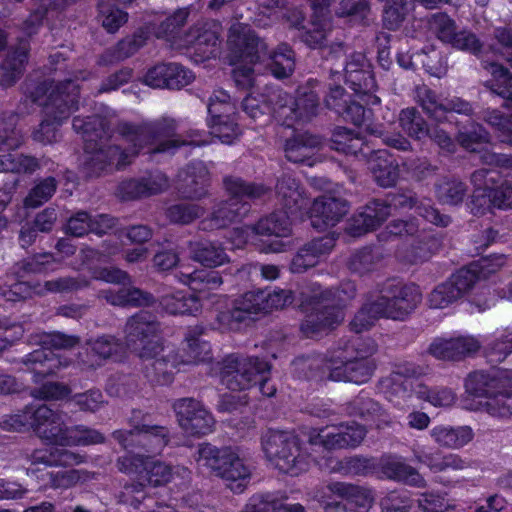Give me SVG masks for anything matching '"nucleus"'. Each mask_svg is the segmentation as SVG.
<instances>
[{
    "mask_svg": "<svg viewBox=\"0 0 512 512\" xmlns=\"http://www.w3.org/2000/svg\"><path fill=\"white\" fill-rule=\"evenodd\" d=\"M72 126L85 141L84 170L91 177L100 176L114 167L116 169L124 168L144 148L148 149L150 155L173 154L184 145L203 146L209 144L205 133L198 130H191L187 138L175 135L176 122L167 117L139 123L119 122L115 126V131L128 144L126 150L107 143L112 135V123L107 117L92 115L82 118L76 116L73 118Z\"/></svg>",
    "mask_w": 512,
    "mask_h": 512,
    "instance_id": "nucleus-1",
    "label": "nucleus"
},
{
    "mask_svg": "<svg viewBox=\"0 0 512 512\" xmlns=\"http://www.w3.org/2000/svg\"><path fill=\"white\" fill-rule=\"evenodd\" d=\"M124 332L127 347L147 362L144 374L148 381L157 385L171 383L181 362L174 347L163 343L159 323L154 317L140 311L127 320Z\"/></svg>",
    "mask_w": 512,
    "mask_h": 512,
    "instance_id": "nucleus-2",
    "label": "nucleus"
},
{
    "mask_svg": "<svg viewBox=\"0 0 512 512\" xmlns=\"http://www.w3.org/2000/svg\"><path fill=\"white\" fill-rule=\"evenodd\" d=\"M356 284L343 282L337 289H323L317 283H310L300 291V306L306 313L301 331L306 337L340 323L343 318L342 307L356 296Z\"/></svg>",
    "mask_w": 512,
    "mask_h": 512,
    "instance_id": "nucleus-3",
    "label": "nucleus"
},
{
    "mask_svg": "<svg viewBox=\"0 0 512 512\" xmlns=\"http://www.w3.org/2000/svg\"><path fill=\"white\" fill-rule=\"evenodd\" d=\"M422 293L415 284L388 283L375 300H368L350 323L351 329L361 333L379 318L405 320L421 303Z\"/></svg>",
    "mask_w": 512,
    "mask_h": 512,
    "instance_id": "nucleus-4",
    "label": "nucleus"
},
{
    "mask_svg": "<svg viewBox=\"0 0 512 512\" xmlns=\"http://www.w3.org/2000/svg\"><path fill=\"white\" fill-rule=\"evenodd\" d=\"M223 185L230 198L218 202L211 214L200 222L203 231L223 229L241 220L250 211V205L245 199H261L269 191L263 184L246 182L235 176L224 177Z\"/></svg>",
    "mask_w": 512,
    "mask_h": 512,
    "instance_id": "nucleus-5",
    "label": "nucleus"
},
{
    "mask_svg": "<svg viewBox=\"0 0 512 512\" xmlns=\"http://www.w3.org/2000/svg\"><path fill=\"white\" fill-rule=\"evenodd\" d=\"M194 459L198 470L223 479L235 493L244 491L251 477V468L231 446H215L204 442L198 445Z\"/></svg>",
    "mask_w": 512,
    "mask_h": 512,
    "instance_id": "nucleus-6",
    "label": "nucleus"
},
{
    "mask_svg": "<svg viewBox=\"0 0 512 512\" xmlns=\"http://www.w3.org/2000/svg\"><path fill=\"white\" fill-rule=\"evenodd\" d=\"M30 343L41 348L27 354L21 362L33 374V382L39 383L45 377L56 375L71 365L70 358L56 354L53 350L70 349L79 343V338L61 332H39L30 336Z\"/></svg>",
    "mask_w": 512,
    "mask_h": 512,
    "instance_id": "nucleus-7",
    "label": "nucleus"
},
{
    "mask_svg": "<svg viewBox=\"0 0 512 512\" xmlns=\"http://www.w3.org/2000/svg\"><path fill=\"white\" fill-rule=\"evenodd\" d=\"M376 352L377 345L372 339L354 338L331 359L329 378L355 384L368 382L376 369L372 358Z\"/></svg>",
    "mask_w": 512,
    "mask_h": 512,
    "instance_id": "nucleus-8",
    "label": "nucleus"
},
{
    "mask_svg": "<svg viewBox=\"0 0 512 512\" xmlns=\"http://www.w3.org/2000/svg\"><path fill=\"white\" fill-rule=\"evenodd\" d=\"M263 452L280 472L298 476L310 468L311 455L303 448L301 439L293 432L268 430L261 438Z\"/></svg>",
    "mask_w": 512,
    "mask_h": 512,
    "instance_id": "nucleus-9",
    "label": "nucleus"
},
{
    "mask_svg": "<svg viewBox=\"0 0 512 512\" xmlns=\"http://www.w3.org/2000/svg\"><path fill=\"white\" fill-rule=\"evenodd\" d=\"M423 374L422 368L412 364L397 367L392 373L391 396L389 400L396 406H402L412 395L429 402L435 407H448L455 402L456 395L447 387L429 388L415 380Z\"/></svg>",
    "mask_w": 512,
    "mask_h": 512,
    "instance_id": "nucleus-10",
    "label": "nucleus"
},
{
    "mask_svg": "<svg viewBox=\"0 0 512 512\" xmlns=\"http://www.w3.org/2000/svg\"><path fill=\"white\" fill-rule=\"evenodd\" d=\"M307 84L297 90L295 99L281 88L270 92L269 100L275 105V117L282 126L290 128L294 122L308 121L316 115L319 95L314 88L317 82L309 80Z\"/></svg>",
    "mask_w": 512,
    "mask_h": 512,
    "instance_id": "nucleus-11",
    "label": "nucleus"
},
{
    "mask_svg": "<svg viewBox=\"0 0 512 512\" xmlns=\"http://www.w3.org/2000/svg\"><path fill=\"white\" fill-rule=\"evenodd\" d=\"M116 467L121 473L133 476L137 481L152 487L167 484L173 479L174 474L189 475V470L185 467L173 468L152 456L133 453L118 457Z\"/></svg>",
    "mask_w": 512,
    "mask_h": 512,
    "instance_id": "nucleus-12",
    "label": "nucleus"
},
{
    "mask_svg": "<svg viewBox=\"0 0 512 512\" xmlns=\"http://www.w3.org/2000/svg\"><path fill=\"white\" fill-rule=\"evenodd\" d=\"M79 100L75 95L63 93L59 88L52 90L47 103H45L44 118L32 133V138L42 144H51L57 141L59 127L78 109Z\"/></svg>",
    "mask_w": 512,
    "mask_h": 512,
    "instance_id": "nucleus-13",
    "label": "nucleus"
},
{
    "mask_svg": "<svg viewBox=\"0 0 512 512\" xmlns=\"http://www.w3.org/2000/svg\"><path fill=\"white\" fill-rule=\"evenodd\" d=\"M271 365L258 357L229 355L223 360L220 378L231 391H245L257 384L258 376L263 375Z\"/></svg>",
    "mask_w": 512,
    "mask_h": 512,
    "instance_id": "nucleus-14",
    "label": "nucleus"
},
{
    "mask_svg": "<svg viewBox=\"0 0 512 512\" xmlns=\"http://www.w3.org/2000/svg\"><path fill=\"white\" fill-rule=\"evenodd\" d=\"M113 437L125 450L140 447L151 454L161 453L170 441L168 428L153 425L146 417L134 424L131 430L113 432Z\"/></svg>",
    "mask_w": 512,
    "mask_h": 512,
    "instance_id": "nucleus-15",
    "label": "nucleus"
},
{
    "mask_svg": "<svg viewBox=\"0 0 512 512\" xmlns=\"http://www.w3.org/2000/svg\"><path fill=\"white\" fill-rule=\"evenodd\" d=\"M23 142L21 132L8 127L5 121L0 119V172L33 173L39 168V162L35 157L12 152L21 147Z\"/></svg>",
    "mask_w": 512,
    "mask_h": 512,
    "instance_id": "nucleus-16",
    "label": "nucleus"
},
{
    "mask_svg": "<svg viewBox=\"0 0 512 512\" xmlns=\"http://www.w3.org/2000/svg\"><path fill=\"white\" fill-rule=\"evenodd\" d=\"M227 45L230 50V63L254 64L267 54V45L247 24L234 23L228 32Z\"/></svg>",
    "mask_w": 512,
    "mask_h": 512,
    "instance_id": "nucleus-17",
    "label": "nucleus"
},
{
    "mask_svg": "<svg viewBox=\"0 0 512 512\" xmlns=\"http://www.w3.org/2000/svg\"><path fill=\"white\" fill-rule=\"evenodd\" d=\"M173 409L185 433L191 436H204L213 431L215 420L200 401L181 398L174 402Z\"/></svg>",
    "mask_w": 512,
    "mask_h": 512,
    "instance_id": "nucleus-18",
    "label": "nucleus"
},
{
    "mask_svg": "<svg viewBox=\"0 0 512 512\" xmlns=\"http://www.w3.org/2000/svg\"><path fill=\"white\" fill-rule=\"evenodd\" d=\"M31 429L42 441L63 447L69 426L60 411L45 404H34Z\"/></svg>",
    "mask_w": 512,
    "mask_h": 512,
    "instance_id": "nucleus-19",
    "label": "nucleus"
},
{
    "mask_svg": "<svg viewBox=\"0 0 512 512\" xmlns=\"http://www.w3.org/2000/svg\"><path fill=\"white\" fill-rule=\"evenodd\" d=\"M346 503L324 501L326 512H368L373 503L371 490L343 482H333L325 488Z\"/></svg>",
    "mask_w": 512,
    "mask_h": 512,
    "instance_id": "nucleus-20",
    "label": "nucleus"
},
{
    "mask_svg": "<svg viewBox=\"0 0 512 512\" xmlns=\"http://www.w3.org/2000/svg\"><path fill=\"white\" fill-rule=\"evenodd\" d=\"M292 216L286 210L275 211L261 218L255 225L245 226L234 230V242L237 247L249 241L252 235L288 237L291 234Z\"/></svg>",
    "mask_w": 512,
    "mask_h": 512,
    "instance_id": "nucleus-21",
    "label": "nucleus"
},
{
    "mask_svg": "<svg viewBox=\"0 0 512 512\" xmlns=\"http://www.w3.org/2000/svg\"><path fill=\"white\" fill-rule=\"evenodd\" d=\"M476 283L473 271L460 269L447 281L439 284L429 294V306L443 309L460 299Z\"/></svg>",
    "mask_w": 512,
    "mask_h": 512,
    "instance_id": "nucleus-22",
    "label": "nucleus"
},
{
    "mask_svg": "<svg viewBox=\"0 0 512 512\" xmlns=\"http://www.w3.org/2000/svg\"><path fill=\"white\" fill-rule=\"evenodd\" d=\"M430 27L436 37L452 47L476 54L480 50V42L473 33L457 32L455 21L445 13L433 14Z\"/></svg>",
    "mask_w": 512,
    "mask_h": 512,
    "instance_id": "nucleus-23",
    "label": "nucleus"
},
{
    "mask_svg": "<svg viewBox=\"0 0 512 512\" xmlns=\"http://www.w3.org/2000/svg\"><path fill=\"white\" fill-rule=\"evenodd\" d=\"M219 46V26L214 22H197L185 32L182 49H193L202 59L215 57Z\"/></svg>",
    "mask_w": 512,
    "mask_h": 512,
    "instance_id": "nucleus-24",
    "label": "nucleus"
},
{
    "mask_svg": "<svg viewBox=\"0 0 512 512\" xmlns=\"http://www.w3.org/2000/svg\"><path fill=\"white\" fill-rule=\"evenodd\" d=\"M90 76V73L86 71H79L73 74L72 77H69L63 81H42V82H32L27 81L25 83V96L30 99L32 103L43 106V110L45 109V103H47L48 98L52 90L59 88L63 93V98H66L67 94H74L76 100H79V90L80 85L78 84L79 80H87Z\"/></svg>",
    "mask_w": 512,
    "mask_h": 512,
    "instance_id": "nucleus-25",
    "label": "nucleus"
},
{
    "mask_svg": "<svg viewBox=\"0 0 512 512\" xmlns=\"http://www.w3.org/2000/svg\"><path fill=\"white\" fill-rule=\"evenodd\" d=\"M480 347L481 342L476 337L458 335L450 338H435L427 352L439 360H461L476 353Z\"/></svg>",
    "mask_w": 512,
    "mask_h": 512,
    "instance_id": "nucleus-26",
    "label": "nucleus"
},
{
    "mask_svg": "<svg viewBox=\"0 0 512 512\" xmlns=\"http://www.w3.org/2000/svg\"><path fill=\"white\" fill-rule=\"evenodd\" d=\"M348 212L346 200L331 195H321L314 199L309 208L311 225L317 230L335 226Z\"/></svg>",
    "mask_w": 512,
    "mask_h": 512,
    "instance_id": "nucleus-27",
    "label": "nucleus"
},
{
    "mask_svg": "<svg viewBox=\"0 0 512 512\" xmlns=\"http://www.w3.org/2000/svg\"><path fill=\"white\" fill-rule=\"evenodd\" d=\"M194 78L192 71L179 63H160L147 71L144 83L152 88L181 89Z\"/></svg>",
    "mask_w": 512,
    "mask_h": 512,
    "instance_id": "nucleus-28",
    "label": "nucleus"
},
{
    "mask_svg": "<svg viewBox=\"0 0 512 512\" xmlns=\"http://www.w3.org/2000/svg\"><path fill=\"white\" fill-rule=\"evenodd\" d=\"M210 176L206 165L201 161L189 163L178 173V190L189 199H201L207 195Z\"/></svg>",
    "mask_w": 512,
    "mask_h": 512,
    "instance_id": "nucleus-29",
    "label": "nucleus"
},
{
    "mask_svg": "<svg viewBox=\"0 0 512 512\" xmlns=\"http://www.w3.org/2000/svg\"><path fill=\"white\" fill-rule=\"evenodd\" d=\"M343 409L347 416L358 417L365 422L374 424L377 428L391 423V417L387 411L364 391L344 404Z\"/></svg>",
    "mask_w": 512,
    "mask_h": 512,
    "instance_id": "nucleus-30",
    "label": "nucleus"
},
{
    "mask_svg": "<svg viewBox=\"0 0 512 512\" xmlns=\"http://www.w3.org/2000/svg\"><path fill=\"white\" fill-rule=\"evenodd\" d=\"M335 246V238L326 235L316 238L301 247L291 261L290 269L293 273H303L316 266L320 259L328 255Z\"/></svg>",
    "mask_w": 512,
    "mask_h": 512,
    "instance_id": "nucleus-31",
    "label": "nucleus"
},
{
    "mask_svg": "<svg viewBox=\"0 0 512 512\" xmlns=\"http://www.w3.org/2000/svg\"><path fill=\"white\" fill-rule=\"evenodd\" d=\"M390 214L391 206L385 201L378 199L369 201L353 216L350 232L356 236L375 230L387 220Z\"/></svg>",
    "mask_w": 512,
    "mask_h": 512,
    "instance_id": "nucleus-32",
    "label": "nucleus"
},
{
    "mask_svg": "<svg viewBox=\"0 0 512 512\" xmlns=\"http://www.w3.org/2000/svg\"><path fill=\"white\" fill-rule=\"evenodd\" d=\"M276 194L282 208L295 218L303 216L308 207V199L298 181L291 175H283L276 184Z\"/></svg>",
    "mask_w": 512,
    "mask_h": 512,
    "instance_id": "nucleus-33",
    "label": "nucleus"
},
{
    "mask_svg": "<svg viewBox=\"0 0 512 512\" xmlns=\"http://www.w3.org/2000/svg\"><path fill=\"white\" fill-rule=\"evenodd\" d=\"M168 187L167 177L161 172L150 173L141 179L123 181L118 186V195L124 200L147 197L164 191Z\"/></svg>",
    "mask_w": 512,
    "mask_h": 512,
    "instance_id": "nucleus-34",
    "label": "nucleus"
},
{
    "mask_svg": "<svg viewBox=\"0 0 512 512\" xmlns=\"http://www.w3.org/2000/svg\"><path fill=\"white\" fill-rule=\"evenodd\" d=\"M367 163L374 181L379 186L388 188L397 183L400 175L399 164L387 150L373 151Z\"/></svg>",
    "mask_w": 512,
    "mask_h": 512,
    "instance_id": "nucleus-35",
    "label": "nucleus"
},
{
    "mask_svg": "<svg viewBox=\"0 0 512 512\" xmlns=\"http://www.w3.org/2000/svg\"><path fill=\"white\" fill-rule=\"evenodd\" d=\"M321 145V138L308 132L294 135L286 140L284 152L286 158L294 163H303L313 166L315 151Z\"/></svg>",
    "mask_w": 512,
    "mask_h": 512,
    "instance_id": "nucleus-36",
    "label": "nucleus"
},
{
    "mask_svg": "<svg viewBox=\"0 0 512 512\" xmlns=\"http://www.w3.org/2000/svg\"><path fill=\"white\" fill-rule=\"evenodd\" d=\"M121 350L122 344L118 339L114 336L103 335L95 340H89L85 357L80 354L79 359L86 368L96 369Z\"/></svg>",
    "mask_w": 512,
    "mask_h": 512,
    "instance_id": "nucleus-37",
    "label": "nucleus"
},
{
    "mask_svg": "<svg viewBox=\"0 0 512 512\" xmlns=\"http://www.w3.org/2000/svg\"><path fill=\"white\" fill-rule=\"evenodd\" d=\"M29 43L20 39L15 48L9 51L0 65V86H13L23 75L28 60Z\"/></svg>",
    "mask_w": 512,
    "mask_h": 512,
    "instance_id": "nucleus-38",
    "label": "nucleus"
},
{
    "mask_svg": "<svg viewBox=\"0 0 512 512\" xmlns=\"http://www.w3.org/2000/svg\"><path fill=\"white\" fill-rule=\"evenodd\" d=\"M507 371H496L493 374L483 371L470 373L465 380L466 391L475 397H484L489 400L496 396L505 380L508 379Z\"/></svg>",
    "mask_w": 512,
    "mask_h": 512,
    "instance_id": "nucleus-39",
    "label": "nucleus"
},
{
    "mask_svg": "<svg viewBox=\"0 0 512 512\" xmlns=\"http://www.w3.org/2000/svg\"><path fill=\"white\" fill-rule=\"evenodd\" d=\"M432 440L440 447L458 450L469 444L474 438L470 426L436 425L430 432Z\"/></svg>",
    "mask_w": 512,
    "mask_h": 512,
    "instance_id": "nucleus-40",
    "label": "nucleus"
},
{
    "mask_svg": "<svg viewBox=\"0 0 512 512\" xmlns=\"http://www.w3.org/2000/svg\"><path fill=\"white\" fill-rule=\"evenodd\" d=\"M416 460L426 465L433 472H444L448 470H464L470 466L468 460L458 454H441L438 451L421 448L414 451Z\"/></svg>",
    "mask_w": 512,
    "mask_h": 512,
    "instance_id": "nucleus-41",
    "label": "nucleus"
},
{
    "mask_svg": "<svg viewBox=\"0 0 512 512\" xmlns=\"http://www.w3.org/2000/svg\"><path fill=\"white\" fill-rule=\"evenodd\" d=\"M191 258L204 267L215 268L229 262V256L221 244L209 240L189 243Z\"/></svg>",
    "mask_w": 512,
    "mask_h": 512,
    "instance_id": "nucleus-42",
    "label": "nucleus"
},
{
    "mask_svg": "<svg viewBox=\"0 0 512 512\" xmlns=\"http://www.w3.org/2000/svg\"><path fill=\"white\" fill-rule=\"evenodd\" d=\"M188 16V9H178L160 23L154 32L155 36L158 39H164L174 49H182V42L185 38L182 27L186 24Z\"/></svg>",
    "mask_w": 512,
    "mask_h": 512,
    "instance_id": "nucleus-43",
    "label": "nucleus"
},
{
    "mask_svg": "<svg viewBox=\"0 0 512 512\" xmlns=\"http://www.w3.org/2000/svg\"><path fill=\"white\" fill-rule=\"evenodd\" d=\"M357 437L345 438L339 431L338 425L326 426L320 429H312L309 433L308 442L310 445H321L326 450H340L355 448Z\"/></svg>",
    "mask_w": 512,
    "mask_h": 512,
    "instance_id": "nucleus-44",
    "label": "nucleus"
},
{
    "mask_svg": "<svg viewBox=\"0 0 512 512\" xmlns=\"http://www.w3.org/2000/svg\"><path fill=\"white\" fill-rule=\"evenodd\" d=\"M492 79L485 82V86L494 94L505 99L504 107L512 109V74L502 65L495 62L483 61Z\"/></svg>",
    "mask_w": 512,
    "mask_h": 512,
    "instance_id": "nucleus-45",
    "label": "nucleus"
},
{
    "mask_svg": "<svg viewBox=\"0 0 512 512\" xmlns=\"http://www.w3.org/2000/svg\"><path fill=\"white\" fill-rule=\"evenodd\" d=\"M58 261L51 253H40L25 258L13 265L11 273L17 278H25L31 274L49 273L56 270Z\"/></svg>",
    "mask_w": 512,
    "mask_h": 512,
    "instance_id": "nucleus-46",
    "label": "nucleus"
},
{
    "mask_svg": "<svg viewBox=\"0 0 512 512\" xmlns=\"http://www.w3.org/2000/svg\"><path fill=\"white\" fill-rule=\"evenodd\" d=\"M148 39V32L139 29L133 36L120 41L113 49L105 51L99 60L101 65H109L124 60L136 53Z\"/></svg>",
    "mask_w": 512,
    "mask_h": 512,
    "instance_id": "nucleus-47",
    "label": "nucleus"
},
{
    "mask_svg": "<svg viewBox=\"0 0 512 512\" xmlns=\"http://www.w3.org/2000/svg\"><path fill=\"white\" fill-rule=\"evenodd\" d=\"M331 148L340 153L358 157L367 155L365 149H368V146L365 145L359 132L345 127H337L332 134Z\"/></svg>",
    "mask_w": 512,
    "mask_h": 512,
    "instance_id": "nucleus-48",
    "label": "nucleus"
},
{
    "mask_svg": "<svg viewBox=\"0 0 512 512\" xmlns=\"http://www.w3.org/2000/svg\"><path fill=\"white\" fill-rule=\"evenodd\" d=\"M162 308L171 315H192L201 310L200 299L183 291L163 295L160 299Z\"/></svg>",
    "mask_w": 512,
    "mask_h": 512,
    "instance_id": "nucleus-49",
    "label": "nucleus"
},
{
    "mask_svg": "<svg viewBox=\"0 0 512 512\" xmlns=\"http://www.w3.org/2000/svg\"><path fill=\"white\" fill-rule=\"evenodd\" d=\"M383 473L389 478L414 487H425L426 481L412 466L398 458H389L382 464Z\"/></svg>",
    "mask_w": 512,
    "mask_h": 512,
    "instance_id": "nucleus-50",
    "label": "nucleus"
},
{
    "mask_svg": "<svg viewBox=\"0 0 512 512\" xmlns=\"http://www.w3.org/2000/svg\"><path fill=\"white\" fill-rule=\"evenodd\" d=\"M176 278L195 292L218 289L223 284V279L219 272L203 269H197L192 272L179 271L176 274Z\"/></svg>",
    "mask_w": 512,
    "mask_h": 512,
    "instance_id": "nucleus-51",
    "label": "nucleus"
},
{
    "mask_svg": "<svg viewBox=\"0 0 512 512\" xmlns=\"http://www.w3.org/2000/svg\"><path fill=\"white\" fill-rule=\"evenodd\" d=\"M202 332L203 329L199 326L191 327L186 332L184 338L185 355L179 357L181 364L194 363L208 358L210 345L200 339Z\"/></svg>",
    "mask_w": 512,
    "mask_h": 512,
    "instance_id": "nucleus-52",
    "label": "nucleus"
},
{
    "mask_svg": "<svg viewBox=\"0 0 512 512\" xmlns=\"http://www.w3.org/2000/svg\"><path fill=\"white\" fill-rule=\"evenodd\" d=\"M90 281L82 275L76 277L65 276L45 281L44 284H35L36 295L48 293H73L88 287Z\"/></svg>",
    "mask_w": 512,
    "mask_h": 512,
    "instance_id": "nucleus-53",
    "label": "nucleus"
},
{
    "mask_svg": "<svg viewBox=\"0 0 512 512\" xmlns=\"http://www.w3.org/2000/svg\"><path fill=\"white\" fill-rule=\"evenodd\" d=\"M382 254L377 249L364 247L353 252L348 260V268L360 276L371 273L381 266Z\"/></svg>",
    "mask_w": 512,
    "mask_h": 512,
    "instance_id": "nucleus-54",
    "label": "nucleus"
},
{
    "mask_svg": "<svg viewBox=\"0 0 512 512\" xmlns=\"http://www.w3.org/2000/svg\"><path fill=\"white\" fill-rule=\"evenodd\" d=\"M279 89L278 87L268 88L265 95L261 98L252 94L245 97L242 101L243 111L253 120L257 121L263 119L266 122L270 119V114L275 115V105L270 102L269 94L272 90Z\"/></svg>",
    "mask_w": 512,
    "mask_h": 512,
    "instance_id": "nucleus-55",
    "label": "nucleus"
},
{
    "mask_svg": "<svg viewBox=\"0 0 512 512\" xmlns=\"http://www.w3.org/2000/svg\"><path fill=\"white\" fill-rule=\"evenodd\" d=\"M269 68L276 78L289 77L295 69V56L287 44H280L270 55Z\"/></svg>",
    "mask_w": 512,
    "mask_h": 512,
    "instance_id": "nucleus-56",
    "label": "nucleus"
},
{
    "mask_svg": "<svg viewBox=\"0 0 512 512\" xmlns=\"http://www.w3.org/2000/svg\"><path fill=\"white\" fill-rule=\"evenodd\" d=\"M208 120L227 118L237 115V107L230 95L222 90H214L208 99Z\"/></svg>",
    "mask_w": 512,
    "mask_h": 512,
    "instance_id": "nucleus-57",
    "label": "nucleus"
},
{
    "mask_svg": "<svg viewBox=\"0 0 512 512\" xmlns=\"http://www.w3.org/2000/svg\"><path fill=\"white\" fill-rule=\"evenodd\" d=\"M399 124L409 137L421 140L427 137L429 127L416 108L403 109L399 114Z\"/></svg>",
    "mask_w": 512,
    "mask_h": 512,
    "instance_id": "nucleus-58",
    "label": "nucleus"
},
{
    "mask_svg": "<svg viewBox=\"0 0 512 512\" xmlns=\"http://www.w3.org/2000/svg\"><path fill=\"white\" fill-rule=\"evenodd\" d=\"M418 102L423 111L437 122L446 121L445 99H442L435 91L422 87L417 91Z\"/></svg>",
    "mask_w": 512,
    "mask_h": 512,
    "instance_id": "nucleus-59",
    "label": "nucleus"
},
{
    "mask_svg": "<svg viewBox=\"0 0 512 512\" xmlns=\"http://www.w3.org/2000/svg\"><path fill=\"white\" fill-rule=\"evenodd\" d=\"M482 406L492 417L505 418L512 416V391L506 388V380L496 396L485 400Z\"/></svg>",
    "mask_w": 512,
    "mask_h": 512,
    "instance_id": "nucleus-60",
    "label": "nucleus"
},
{
    "mask_svg": "<svg viewBox=\"0 0 512 512\" xmlns=\"http://www.w3.org/2000/svg\"><path fill=\"white\" fill-rule=\"evenodd\" d=\"M104 435L93 428L85 425L69 427L63 447L66 446H89L103 443Z\"/></svg>",
    "mask_w": 512,
    "mask_h": 512,
    "instance_id": "nucleus-61",
    "label": "nucleus"
},
{
    "mask_svg": "<svg viewBox=\"0 0 512 512\" xmlns=\"http://www.w3.org/2000/svg\"><path fill=\"white\" fill-rule=\"evenodd\" d=\"M467 192L465 183L457 179L445 178L436 186L438 200L443 204H460Z\"/></svg>",
    "mask_w": 512,
    "mask_h": 512,
    "instance_id": "nucleus-62",
    "label": "nucleus"
},
{
    "mask_svg": "<svg viewBox=\"0 0 512 512\" xmlns=\"http://www.w3.org/2000/svg\"><path fill=\"white\" fill-rule=\"evenodd\" d=\"M208 126L210 134L224 144H232L241 134L236 116L208 120Z\"/></svg>",
    "mask_w": 512,
    "mask_h": 512,
    "instance_id": "nucleus-63",
    "label": "nucleus"
},
{
    "mask_svg": "<svg viewBox=\"0 0 512 512\" xmlns=\"http://www.w3.org/2000/svg\"><path fill=\"white\" fill-rule=\"evenodd\" d=\"M57 185L56 179L52 176L38 180L26 196L25 205L30 208L41 206L54 195Z\"/></svg>",
    "mask_w": 512,
    "mask_h": 512,
    "instance_id": "nucleus-64",
    "label": "nucleus"
}]
</instances>
